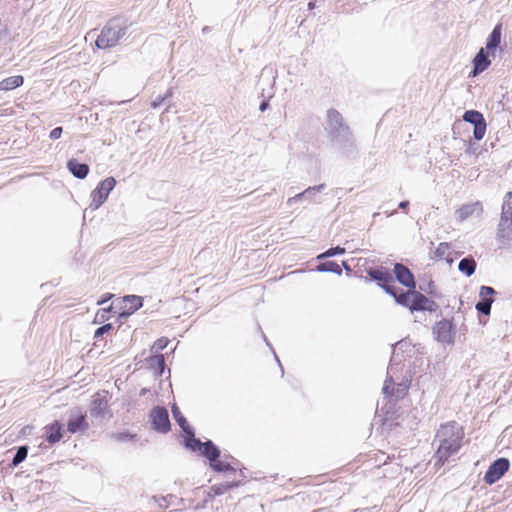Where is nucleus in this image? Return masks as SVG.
<instances>
[{
  "label": "nucleus",
  "mask_w": 512,
  "mask_h": 512,
  "mask_svg": "<svg viewBox=\"0 0 512 512\" xmlns=\"http://www.w3.org/2000/svg\"><path fill=\"white\" fill-rule=\"evenodd\" d=\"M464 437V428L456 421L441 424L436 433L438 447L434 454L435 465L441 467L457 454L463 445Z\"/></svg>",
  "instance_id": "nucleus-1"
},
{
  "label": "nucleus",
  "mask_w": 512,
  "mask_h": 512,
  "mask_svg": "<svg viewBox=\"0 0 512 512\" xmlns=\"http://www.w3.org/2000/svg\"><path fill=\"white\" fill-rule=\"evenodd\" d=\"M142 304V298L140 296L127 295L113 302L112 306L109 309L99 310L96 313L95 322L105 321L107 319V313L112 309H116V313H118L120 316L131 315L139 308H141Z\"/></svg>",
  "instance_id": "nucleus-2"
},
{
  "label": "nucleus",
  "mask_w": 512,
  "mask_h": 512,
  "mask_svg": "<svg viewBox=\"0 0 512 512\" xmlns=\"http://www.w3.org/2000/svg\"><path fill=\"white\" fill-rule=\"evenodd\" d=\"M393 297L398 304L409 308L411 311L433 310L434 302L415 289H409L402 293L396 291Z\"/></svg>",
  "instance_id": "nucleus-3"
},
{
  "label": "nucleus",
  "mask_w": 512,
  "mask_h": 512,
  "mask_svg": "<svg viewBox=\"0 0 512 512\" xmlns=\"http://www.w3.org/2000/svg\"><path fill=\"white\" fill-rule=\"evenodd\" d=\"M125 30L126 27L118 20L109 21L97 37L96 46L99 49L114 47L125 34Z\"/></svg>",
  "instance_id": "nucleus-4"
},
{
  "label": "nucleus",
  "mask_w": 512,
  "mask_h": 512,
  "mask_svg": "<svg viewBox=\"0 0 512 512\" xmlns=\"http://www.w3.org/2000/svg\"><path fill=\"white\" fill-rule=\"evenodd\" d=\"M497 235L504 244L512 241V192L504 196Z\"/></svg>",
  "instance_id": "nucleus-5"
},
{
  "label": "nucleus",
  "mask_w": 512,
  "mask_h": 512,
  "mask_svg": "<svg viewBox=\"0 0 512 512\" xmlns=\"http://www.w3.org/2000/svg\"><path fill=\"white\" fill-rule=\"evenodd\" d=\"M367 274L371 280L377 282V284L384 289L387 293L394 296L396 290L393 286L394 279L390 271L385 267L370 268L367 270Z\"/></svg>",
  "instance_id": "nucleus-6"
},
{
  "label": "nucleus",
  "mask_w": 512,
  "mask_h": 512,
  "mask_svg": "<svg viewBox=\"0 0 512 512\" xmlns=\"http://www.w3.org/2000/svg\"><path fill=\"white\" fill-rule=\"evenodd\" d=\"M149 418L154 430L160 433H167L170 431L171 424L166 408L161 406L154 407L150 412Z\"/></svg>",
  "instance_id": "nucleus-7"
},
{
  "label": "nucleus",
  "mask_w": 512,
  "mask_h": 512,
  "mask_svg": "<svg viewBox=\"0 0 512 512\" xmlns=\"http://www.w3.org/2000/svg\"><path fill=\"white\" fill-rule=\"evenodd\" d=\"M510 467V462L507 458H498L487 469L484 475L486 484L492 485L497 482Z\"/></svg>",
  "instance_id": "nucleus-8"
},
{
  "label": "nucleus",
  "mask_w": 512,
  "mask_h": 512,
  "mask_svg": "<svg viewBox=\"0 0 512 512\" xmlns=\"http://www.w3.org/2000/svg\"><path fill=\"white\" fill-rule=\"evenodd\" d=\"M115 185L116 180L113 177H108L98 184L91 194L92 201L96 207H99L107 200L109 193Z\"/></svg>",
  "instance_id": "nucleus-9"
},
{
  "label": "nucleus",
  "mask_w": 512,
  "mask_h": 512,
  "mask_svg": "<svg viewBox=\"0 0 512 512\" xmlns=\"http://www.w3.org/2000/svg\"><path fill=\"white\" fill-rule=\"evenodd\" d=\"M463 119L474 125V138L481 140L486 133V122L483 115L476 110H468L464 113Z\"/></svg>",
  "instance_id": "nucleus-10"
},
{
  "label": "nucleus",
  "mask_w": 512,
  "mask_h": 512,
  "mask_svg": "<svg viewBox=\"0 0 512 512\" xmlns=\"http://www.w3.org/2000/svg\"><path fill=\"white\" fill-rule=\"evenodd\" d=\"M88 428L89 423L87 421L86 412L81 409L74 410L67 422L68 432L75 434L77 432H85Z\"/></svg>",
  "instance_id": "nucleus-11"
},
{
  "label": "nucleus",
  "mask_w": 512,
  "mask_h": 512,
  "mask_svg": "<svg viewBox=\"0 0 512 512\" xmlns=\"http://www.w3.org/2000/svg\"><path fill=\"white\" fill-rule=\"evenodd\" d=\"M483 213V205L480 201L461 205L455 212L459 221H465L472 216H481Z\"/></svg>",
  "instance_id": "nucleus-12"
},
{
  "label": "nucleus",
  "mask_w": 512,
  "mask_h": 512,
  "mask_svg": "<svg viewBox=\"0 0 512 512\" xmlns=\"http://www.w3.org/2000/svg\"><path fill=\"white\" fill-rule=\"evenodd\" d=\"M394 273L397 280L409 289H415V280L411 271L401 263H396Z\"/></svg>",
  "instance_id": "nucleus-13"
},
{
  "label": "nucleus",
  "mask_w": 512,
  "mask_h": 512,
  "mask_svg": "<svg viewBox=\"0 0 512 512\" xmlns=\"http://www.w3.org/2000/svg\"><path fill=\"white\" fill-rule=\"evenodd\" d=\"M430 259L436 262L446 261L447 263H452V247L447 242L440 243L431 253Z\"/></svg>",
  "instance_id": "nucleus-14"
},
{
  "label": "nucleus",
  "mask_w": 512,
  "mask_h": 512,
  "mask_svg": "<svg viewBox=\"0 0 512 512\" xmlns=\"http://www.w3.org/2000/svg\"><path fill=\"white\" fill-rule=\"evenodd\" d=\"M242 483H243V479L241 478V479L232 480L230 482L214 484L210 487V490L208 492V497L212 499L216 496L226 494L230 490L242 485Z\"/></svg>",
  "instance_id": "nucleus-15"
},
{
  "label": "nucleus",
  "mask_w": 512,
  "mask_h": 512,
  "mask_svg": "<svg viewBox=\"0 0 512 512\" xmlns=\"http://www.w3.org/2000/svg\"><path fill=\"white\" fill-rule=\"evenodd\" d=\"M436 339L441 342H450L452 338V324L450 321L443 319L436 323L434 327Z\"/></svg>",
  "instance_id": "nucleus-16"
},
{
  "label": "nucleus",
  "mask_w": 512,
  "mask_h": 512,
  "mask_svg": "<svg viewBox=\"0 0 512 512\" xmlns=\"http://www.w3.org/2000/svg\"><path fill=\"white\" fill-rule=\"evenodd\" d=\"M408 386L405 384L396 385L392 378H387L384 383L383 392L387 396L401 398L406 395Z\"/></svg>",
  "instance_id": "nucleus-17"
},
{
  "label": "nucleus",
  "mask_w": 512,
  "mask_h": 512,
  "mask_svg": "<svg viewBox=\"0 0 512 512\" xmlns=\"http://www.w3.org/2000/svg\"><path fill=\"white\" fill-rule=\"evenodd\" d=\"M46 441L49 444H55L59 442L62 437V427L59 421L55 420L49 425L44 427Z\"/></svg>",
  "instance_id": "nucleus-18"
},
{
  "label": "nucleus",
  "mask_w": 512,
  "mask_h": 512,
  "mask_svg": "<svg viewBox=\"0 0 512 512\" xmlns=\"http://www.w3.org/2000/svg\"><path fill=\"white\" fill-rule=\"evenodd\" d=\"M474 69L472 72L473 76H476L483 71H485L489 65L491 64V61L488 57V55L485 53L484 48H481L479 52L476 54V56L473 59Z\"/></svg>",
  "instance_id": "nucleus-19"
},
{
  "label": "nucleus",
  "mask_w": 512,
  "mask_h": 512,
  "mask_svg": "<svg viewBox=\"0 0 512 512\" xmlns=\"http://www.w3.org/2000/svg\"><path fill=\"white\" fill-rule=\"evenodd\" d=\"M68 170L79 179H84L89 173V166L84 163H79L75 159H71L67 162Z\"/></svg>",
  "instance_id": "nucleus-20"
},
{
  "label": "nucleus",
  "mask_w": 512,
  "mask_h": 512,
  "mask_svg": "<svg viewBox=\"0 0 512 512\" xmlns=\"http://www.w3.org/2000/svg\"><path fill=\"white\" fill-rule=\"evenodd\" d=\"M501 36L502 25L497 24L487 39L486 49L488 50V52L495 50L499 46L501 42Z\"/></svg>",
  "instance_id": "nucleus-21"
},
{
  "label": "nucleus",
  "mask_w": 512,
  "mask_h": 512,
  "mask_svg": "<svg viewBox=\"0 0 512 512\" xmlns=\"http://www.w3.org/2000/svg\"><path fill=\"white\" fill-rule=\"evenodd\" d=\"M24 78L21 75L7 77L0 82V90L9 91L22 86Z\"/></svg>",
  "instance_id": "nucleus-22"
},
{
  "label": "nucleus",
  "mask_w": 512,
  "mask_h": 512,
  "mask_svg": "<svg viewBox=\"0 0 512 512\" xmlns=\"http://www.w3.org/2000/svg\"><path fill=\"white\" fill-rule=\"evenodd\" d=\"M200 452L203 456L209 459L210 464L215 462V460L220 456V450L211 441L205 442Z\"/></svg>",
  "instance_id": "nucleus-23"
},
{
  "label": "nucleus",
  "mask_w": 512,
  "mask_h": 512,
  "mask_svg": "<svg viewBox=\"0 0 512 512\" xmlns=\"http://www.w3.org/2000/svg\"><path fill=\"white\" fill-rule=\"evenodd\" d=\"M172 413H173L174 419L179 424V426L182 428V430L186 434H192V429H191L190 425L188 424L187 420L185 419L183 414L180 412L178 407L173 406Z\"/></svg>",
  "instance_id": "nucleus-24"
},
{
  "label": "nucleus",
  "mask_w": 512,
  "mask_h": 512,
  "mask_svg": "<svg viewBox=\"0 0 512 512\" xmlns=\"http://www.w3.org/2000/svg\"><path fill=\"white\" fill-rule=\"evenodd\" d=\"M458 268L462 273L471 276L475 272L476 262L473 258H464L460 261Z\"/></svg>",
  "instance_id": "nucleus-25"
},
{
  "label": "nucleus",
  "mask_w": 512,
  "mask_h": 512,
  "mask_svg": "<svg viewBox=\"0 0 512 512\" xmlns=\"http://www.w3.org/2000/svg\"><path fill=\"white\" fill-rule=\"evenodd\" d=\"M318 271L322 272H333L338 275L342 274V269L340 265L334 261H326L317 266Z\"/></svg>",
  "instance_id": "nucleus-26"
},
{
  "label": "nucleus",
  "mask_w": 512,
  "mask_h": 512,
  "mask_svg": "<svg viewBox=\"0 0 512 512\" xmlns=\"http://www.w3.org/2000/svg\"><path fill=\"white\" fill-rule=\"evenodd\" d=\"M211 468L217 472H227L232 471L235 472L236 469L232 467L229 463H226L224 461L219 460L218 458L215 460V462H212L210 464Z\"/></svg>",
  "instance_id": "nucleus-27"
},
{
  "label": "nucleus",
  "mask_w": 512,
  "mask_h": 512,
  "mask_svg": "<svg viewBox=\"0 0 512 512\" xmlns=\"http://www.w3.org/2000/svg\"><path fill=\"white\" fill-rule=\"evenodd\" d=\"M495 294V290L489 286H481L479 296L482 301H488L490 304L493 303V295Z\"/></svg>",
  "instance_id": "nucleus-28"
},
{
  "label": "nucleus",
  "mask_w": 512,
  "mask_h": 512,
  "mask_svg": "<svg viewBox=\"0 0 512 512\" xmlns=\"http://www.w3.org/2000/svg\"><path fill=\"white\" fill-rule=\"evenodd\" d=\"M27 453H28V448L26 446L19 447L16 455L13 458L12 464L14 466L19 465L21 462H23L26 459Z\"/></svg>",
  "instance_id": "nucleus-29"
},
{
  "label": "nucleus",
  "mask_w": 512,
  "mask_h": 512,
  "mask_svg": "<svg viewBox=\"0 0 512 512\" xmlns=\"http://www.w3.org/2000/svg\"><path fill=\"white\" fill-rule=\"evenodd\" d=\"M189 437L187 438V446L191 448L193 451H200L204 443H202L199 439L194 437V433L187 434Z\"/></svg>",
  "instance_id": "nucleus-30"
},
{
  "label": "nucleus",
  "mask_w": 512,
  "mask_h": 512,
  "mask_svg": "<svg viewBox=\"0 0 512 512\" xmlns=\"http://www.w3.org/2000/svg\"><path fill=\"white\" fill-rule=\"evenodd\" d=\"M345 253V249L340 247V246H337V247H333V248H330L328 249L327 251H325L324 253L320 254L318 256V259H323V258H327V257H332L334 255H337V254H344Z\"/></svg>",
  "instance_id": "nucleus-31"
},
{
  "label": "nucleus",
  "mask_w": 512,
  "mask_h": 512,
  "mask_svg": "<svg viewBox=\"0 0 512 512\" xmlns=\"http://www.w3.org/2000/svg\"><path fill=\"white\" fill-rule=\"evenodd\" d=\"M168 343H169L168 338H166V337L159 338L154 342L152 349H154L156 352L162 351L167 347Z\"/></svg>",
  "instance_id": "nucleus-32"
},
{
  "label": "nucleus",
  "mask_w": 512,
  "mask_h": 512,
  "mask_svg": "<svg viewBox=\"0 0 512 512\" xmlns=\"http://www.w3.org/2000/svg\"><path fill=\"white\" fill-rule=\"evenodd\" d=\"M491 305L490 302L488 301H479L477 304H476V309L483 313V314H486L488 315L490 313V310H491Z\"/></svg>",
  "instance_id": "nucleus-33"
},
{
  "label": "nucleus",
  "mask_w": 512,
  "mask_h": 512,
  "mask_svg": "<svg viewBox=\"0 0 512 512\" xmlns=\"http://www.w3.org/2000/svg\"><path fill=\"white\" fill-rule=\"evenodd\" d=\"M327 116L331 123L340 124L342 122L341 114L336 110H329Z\"/></svg>",
  "instance_id": "nucleus-34"
},
{
  "label": "nucleus",
  "mask_w": 512,
  "mask_h": 512,
  "mask_svg": "<svg viewBox=\"0 0 512 512\" xmlns=\"http://www.w3.org/2000/svg\"><path fill=\"white\" fill-rule=\"evenodd\" d=\"M112 329H113L112 324H110V323H109V324H105V325H103V326L99 327V328L95 331L94 337H95V338H98V337H100V336L104 335L105 333L110 332Z\"/></svg>",
  "instance_id": "nucleus-35"
},
{
  "label": "nucleus",
  "mask_w": 512,
  "mask_h": 512,
  "mask_svg": "<svg viewBox=\"0 0 512 512\" xmlns=\"http://www.w3.org/2000/svg\"><path fill=\"white\" fill-rule=\"evenodd\" d=\"M62 132V127H56L50 132V138L56 140L61 137Z\"/></svg>",
  "instance_id": "nucleus-36"
},
{
  "label": "nucleus",
  "mask_w": 512,
  "mask_h": 512,
  "mask_svg": "<svg viewBox=\"0 0 512 512\" xmlns=\"http://www.w3.org/2000/svg\"><path fill=\"white\" fill-rule=\"evenodd\" d=\"M156 359H157L159 365H161V366L164 365V357H163V355L156 356Z\"/></svg>",
  "instance_id": "nucleus-37"
},
{
  "label": "nucleus",
  "mask_w": 512,
  "mask_h": 512,
  "mask_svg": "<svg viewBox=\"0 0 512 512\" xmlns=\"http://www.w3.org/2000/svg\"><path fill=\"white\" fill-rule=\"evenodd\" d=\"M315 8V0H311L309 3H308V9L309 10H313Z\"/></svg>",
  "instance_id": "nucleus-38"
},
{
  "label": "nucleus",
  "mask_w": 512,
  "mask_h": 512,
  "mask_svg": "<svg viewBox=\"0 0 512 512\" xmlns=\"http://www.w3.org/2000/svg\"><path fill=\"white\" fill-rule=\"evenodd\" d=\"M267 106H268L267 102H262L261 105H260V110L261 111L266 110Z\"/></svg>",
  "instance_id": "nucleus-39"
},
{
  "label": "nucleus",
  "mask_w": 512,
  "mask_h": 512,
  "mask_svg": "<svg viewBox=\"0 0 512 512\" xmlns=\"http://www.w3.org/2000/svg\"><path fill=\"white\" fill-rule=\"evenodd\" d=\"M408 204H409V203H408L407 201H404V202H401V203L399 204V207H400V208H402V209H404V208H406V207L408 206Z\"/></svg>",
  "instance_id": "nucleus-40"
},
{
  "label": "nucleus",
  "mask_w": 512,
  "mask_h": 512,
  "mask_svg": "<svg viewBox=\"0 0 512 512\" xmlns=\"http://www.w3.org/2000/svg\"><path fill=\"white\" fill-rule=\"evenodd\" d=\"M109 298H110V297H108V299H109ZM106 300H107V298H105V299H103V300H101V301H98V304H102V303H104Z\"/></svg>",
  "instance_id": "nucleus-41"
},
{
  "label": "nucleus",
  "mask_w": 512,
  "mask_h": 512,
  "mask_svg": "<svg viewBox=\"0 0 512 512\" xmlns=\"http://www.w3.org/2000/svg\"><path fill=\"white\" fill-rule=\"evenodd\" d=\"M102 403H104V405L106 406V402H105V401H103V400H99V406H100Z\"/></svg>",
  "instance_id": "nucleus-42"
}]
</instances>
